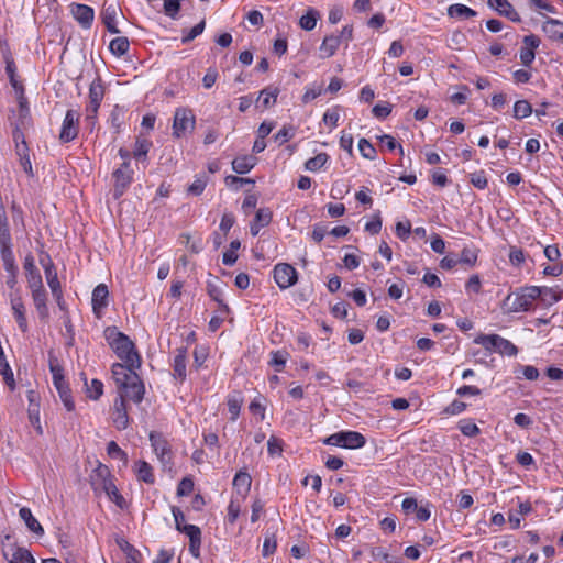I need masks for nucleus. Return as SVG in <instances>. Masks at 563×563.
Wrapping results in <instances>:
<instances>
[{
	"instance_id": "nucleus-12",
	"label": "nucleus",
	"mask_w": 563,
	"mask_h": 563,
	"mask_svg": "<svg viewBox=\"0 0 563 563\" xmlns=\"http://www.w3.org/2000/svg\"><path fill=\"white\" fill-rule=\"evenodd\" d=\"M150 441L156 456L162 462V464H170L172 452L167 440L158 432H151Z\"/></svg>"
},
{
	"instance_id": "nucleus-11",
	"label": "nucleus",
	"mask_w": 563,
	"mask_h": 563,
	"mask_svg": "<svg viewBox=\"0 0 563 563\" xmlns=\"http://www.w3.org/2000/svg\"><path fill=\"white\" fill-rule=\"evenodd\" d=\"M132 379L123 387V390L118 393L119 397H123L124 400L130 399L135 404H140L145 394V387L140 376H131Z\"/></svg>"
},
{
	"instance_id": "nucleus-23",
	"label": "nucleus",
	"mask_w": 563,
	"mask_h": 563,
	"mask_svg": "<svg viewBox=\"0 0 563 563\" xmlns=\"http://www.w3.org/2000/svg\"><path fill=\"white\" fill-rule=\"evenodd\" d=\"M540 296L538 297L545 306H552L562 299L563 292L559 287H539Z\"/></svg>"
},
{
	"instance_id": "nucleus-40",
	"label": "nucleus",
	"mask_w": 563,
	"mask_h": 563,
	"mask_svg": "<svg viewBox=\"0 0 563 563\" xmlns=\"http://www.w3.org/2000/svg\"><path fill=\"white\" fill-rule=\"evenodd\" d=\"M11 242V234L7 212H0V244Z\"/></svg>"
},
{
	"instance_id": "nucleus-1",
	"label": "nucleus",
	"mask_w": 563,
	"mask_h": 563,
	"mask_svg": "<svg viewBox=\"0 0 563 563\" xmlns=\"http://www.w3.org/2000/svg\"><path fill=\"white\" fill-rule=\"evenodd\" d=\"M103 334L110 347L122 362L131 367H141V356L128 335L115 327L106 328Z\"/></svg>"
},
{
	"instance_id": "nucleus-47",
	"label": "nucleus",
	"mask_w": 563,
	"mask_h": 563,
	"mask_svg": "<svg viewBox=\"0 0 563 563\" xmlns=\"http://www.w3.org/2000/svg\"><path fill=\"white\" fill-rule=\"evenodd\" d=\"M267 451L268 454L272 456L280 455L283 453L282 440L276 438L275 435H272L267 441Z\"/></svg>"
},
{
	"instance_id": "nucleus-17",
	"label": "nucleus",
	"mask_w": 563,
	"mask_h": 563,
	"mask_svg": "<svg viewBox=\"0 0 563 563\" xmlns=\"http://www.w3.org/2000/svg\"><path fill=\"white\" fill-rule=\"evenodd\" d=\"M487 4L500 15L508 18L512 22H520V15L508 0H487Z\"/></svg>"
},
{
	"instance_id": "nucleus-45",
	"label": "nucleus",
	"mask_w": 563,
	"mask_h": 563,
	"mask_svg": "<svg viewBox=\"0 0 563 563\" xmlns=\"http://www.w3.org/2000/svg\"><path fill=\"white\" fill-rule=\"evenodd\" d=\"M288 354L282 351L272 352V360L269 362L271 365L276 367L277 372H282L286 362Z\"/></svg>"
},
{
	"instance_id": "nucleus-39",
	"label": "nucleus",
	"mask_w": 563,
	"mask_h": 563,
	"mask_svg": "<svg viewBox=\"0 0 563 563\" xmlns=\"http://www.w3.org/2000/svg\"><path fill=\"white\" fill-rule=\"evenodd\" d=\"M532 113V107L527 100H518L514 106V117L516 119H523Z\"/></svg>"
},
{
	"instance_id": "nucleus-2",
	"label": "nucleus",
	"mask_w": 563,
	"mask_h": 563,
	"mask_svg": "<svg viewBox=\"0 0 563 563\" xmlns=\"http://www.w3.org/2000/svg\"><path fill=\"white\" fill-rule=\"evenodd\" d=\"M539 296V286L521 287L506 297L504 306L509 312L528 311Z\"/></svg>"
},
{
	"instance_id": "nucleus-25",
	"label": "nucleus",
	"mask_w": 563,
	"mask_h": 563,
	"mask_svg": "<svg viewBox=\"0 0 563 563\" xmlns=\"http://www.w3.org/2000/svg\"><path fill=\"white\" fill-rule=\"evenodd\" d=\"M186 358H187L186 350L178 349L177 354L174 357L173 369H174V377L181 382L186 378Z\"/></svg>"
},
{
	"instance_id": "nucleus-15",
	"label": "nucleus",
	"mask_w": 563,
	"mask_h": 563,
	"mask_svg": "<svg viewBox=\"0 0 563 563\" xmlns=\"http://www.w3.org/2000/svg\"><path fill=\"white\" fill-rule=\"evenodd\" d=\"M92 311L97 318H101L103 310L109 305V289L104 284H99L92 291Z\"/></svg>"
},
{
	"instance_id": "nucleus-31",
	"label": "nucleus",
	"mask_w": 563,
	"mask_h": 563,
	"mask_svg": "<svg viewBox=\"0 0 563 563\" xmlns=\"http://www.w3.org/2000/svg\"><path fill=\"white\" fill-rule=\"evenodd\" d=\"M32 299H33V302H34V306L38 312V316L41 318H47L48 316V308H47V305H46V301H47V295H46V291L45 289L44 290H40V291H33L32 292Z\"/></svg>"
},
{
	"instance_id": "nucleus-49",
	"label": "nucleus",
	"mask_w": 563,
	"mask_h": 563,
	"mask_svg": "<svg viewBox=\"0 0 563 563\" xmlns=\"http://www.w3.org/2000/svg\"><path fill=\"white\" fill-rule=\"evenodd\" d=\"M88 396L97 400L103 393V384L98 379H92L90 386H87Z\"/></svg>"
},
{
	"instance_id": "nucleus-8",
	"label": "nucleus",
	"mask_w": 563,
	"mask_h": 563,
	"mask_svg": "<svg viewBox=\"0 0 563 563\" xmlns=\"http://www.w3.org/2000/svg\"><path fill=\"white\" fill-rule=\"evenodd\" d=\"M79 113L75 110H68L63 121L59 140L68 143L78 135Z\"/></svg>"
},
{
	"instance_id": "nucleus-58",
	"label": "nucleus",
	"mask_w": 563,
	"mask_h": 563,
	"mask_svg": "<svg viewBox=\"0 0 563 563\" xmlns=\"http://www.w3.org/2000/svg\"><path fill=\"white\" fill-rule=\"evenodd\" d=\"M295 133H294V128L291 126H284L283 129H280L276 134H275V140L276 141H279L280 144L283 143H286L288 142L289 140H291L294 137Z\"/></svg>"
},
{
	"instance_id": "nucleus-53",
	"label": "nucleus",
	"mask_w": 563,
	"mask_h": 563,
	"mask_svg": "<svg viewBox=\"0 0 563 563\" xmlns=\"http://www.w3.org/2000/svg\"><path fill=\"white\" fill-rule=\"evenodd\" d=\"M466 408L467 404L455 399L444 409V412L454 416L462 413Z\"/></svg>"
},
{
	"instance_id": "nucleus-30",
	"label": "nucleus",
	"mask_w": 563,
	"mask_h": 563,
	"mask_svg": "<svg viewBox=\"0 0 563 563\" xmlns=\"http://www.w3.org/2000/svg\"><path fill=\"white\" fill-rule=\"evenodd\" d=\"M450 18L471 19L477 15V12L465 4L456 3L448 8Z\"/></svg>"
},
{
	"instance_id": "nucleus-59",
	"label": "nucleus",
	"mask_w": 563,
	"mask_h": 563,
	"mask_svg": "<svg viewBox=\"0 0 563 563\" xmlns=\"http://www.w3.org/2000/svg\"><path fill=\"white\" fill-rule=\"evenodd\" d=\"M235 222V218L232 213L225 212L222 216L221 222H220V230L223 232L224 235L228 234V232L231 230Z\"/></svg>"
},
{
	"instance_id": "nucleus-20",
	"label": "nucleus",
	"mask_w": 563,
	"mask_h": 563,
	"mask_svg": "<svg viewBox=\"0 0 563 563\" xmlns=\"http://www.w3.org/2000/svg\"><path fill=\"white\" fill-rule=\"evenodd\" d=\"M543 32L549 38L563 41V22L556 19L548 18L542 26Z\"/></svg>"
},
{
	"instance_id": "nucleus-54",
	"label": "nucleus",
	"mask_w": 563,
	"mask_h": 563,
	"mask_svg": "<svg viewBox=\"0 0 563 563\" xmlns=\"http://www.w3.org/2000/svg\"><path fill=\"white\" fill-rule=\"evenodd\" d=\"M519 57L521 64L526 67H529L536 58V53L532 49L522 46L519 52Z\"/></svg>"
},
{
	"instance_id": "nucleus-56",
	"label": "nucleus",
	"mask_w": 563,
	"mask_h": 563,
	"mask_svg": "<svg viewBox=\"0 0 563 563\" xmlns=\"http://www.w3.org/2000/svg\"><path fill=\"white\" fill-rule=\"evenodd\" d=\"M180 9L179 0H165L164 2V11L166 15L170 18H175Z\"/></svg>"
},
{
	"instance_id": "nucleus-27",
	"label": "nucleus",
	"mask_w": 563,
	"mask_h": 563,
	"mask_svg": "<svg viewBox=\"0 0 563 563\" xmlns=\"http://www.w3.org/2000/svg\"><path fill=\"white\" fill-rule=\"evenodd\" d=\"M365 437L356 431H343V448L344 449H361L365 445Z\"/></svg>"
},
{
	"instance_id": "nucleus-9",
	"label": "nucleus",
	"mask_w": 563,
	"mask_h": 563,
	"mask_svg": "<svg viewBox=\"0 0 563 563\" xmlns=\"http://www.w3.org/2000/svg\"><path fill=\"white\" fill-rule=\"evenodd\" d=\"M113 178L114 197L119 198L130 186L133 178V170L130 168L129 162H123L122 165L113 172Z\"/></svg>"
},
{
	"instance_id": "nucleus-18",
	"label": "nucleus",
	"mask_w": 563,
	"mask_h": 563,
	"mask_svg": "<svg viewBox=\"0 0 563 563\" xmlns=\"http://www.w3.org/2000/svg\"><path fill=\"white\" fill-rule=\"evenodd\" d=\"M11 309L13 316L18 322V325L22 332H26L29 329L27 320L25 316V306L22 298L18 295H11Z\"/></svg>"
},
{
	"instance_id": "nucleus-38",
	"label": "nucleus",
	"mask_w": 563,
	"mask_h": 563,
	"mask_svg": "<svg viewBox=\"0 0 563 563\" xmlns=\"http://www.w3.org/2000/svg\"><path fill=\"white\" fill-rule=\"evenodd\" d=\"M9 562L15 563H36L35 558L25 548H16L12 554V559Z\"/></svg>"
},
{
	"instance_id": "nucleus-3",
	"label": "nucleus",
	"mask_w": 563,
	"mask_h": 563,
	"mask_svg": "<svg viewBox=\"0 0 563 563\" xmlns=\"http://www.w3.org/2000/svg\"><path fill=\"white\" fill-rule=\"evenodd\" d=\"M97 478L92 477V487L95 490H103L110 500H112L121 509L125 506V499L119 493L117 486L110 478V471L106 465H99L95 470Z\"/></svg>"
},
{
	"instance_id": "nucleus-37",
	"label": "nucleus",
	"mask_w": 563,
	"mask_h": 563,
	"mask_svg": "<svg viewBox=\"0 0 563 563\" xmlns=\"http://www.w3.org/2000/svg\"><path fill=\"white\" fill-rule=\"evenodd\" d=\"M328 159L329 155L327 153H320L314 157L309 158L306 162L305 167L309 172H317L327 164Z\"/></svg>"
},
{
	"instance_id": "nucleus-16",
	"label": "nucleus",
	"mask_w": 563,
	"mask_h": 563,
	"mask_svg": "<svg viewBox=\"0 0 563 563\" xmlns=\"http://www.w3.org/2000/svg\"><path fill=\"white\" fill-rule=\"evenodd\" d=\"M71 14L84 29H89L92 25L95 12L89 5L74 3L71 4Z\"/></svg>"
},
{
	"instance_id": "nucleus-26",
	"label": "nucleus",
	"mask_w": 563,
	"mask_h": 563,
	"mask_svg": "<svg viewBox=\"0 0 563 563\" xmlns=\"http://www.w3.org/2000/svg\"><path fill=\"white\" fill-rule=\"evenodd\" d=\"M256 164V158L252 155H243L232 161V169L238 174L249 173Z\"/></svg>"
},
{
	"instance_id": "nucleus-24",
	"label": "nucleus",
	"mask_w": 563,
	"mask_h": 563,
	"mask_svg": "<svg viewBox=\"0 0 563 563\" xmlns=\"http://www.w3.org/2000/svg\"><path fill=\"white\" fill-rule=\"evenodd\" d=\"M251 484V475L244 471H239L233 478V487L241 496H245L250 492Z\"/></svg>"
},
{
	"instance_id": "nucleus-51",
	"label": "nucleus",
	"mask_w": 563,
	"mask_h": 563,
	"mask_svg": "<svg viewBox=\"0 0 563 563\" xmlns=\"http://www.w3.org/2000/svg\"><path fill=\"white\" fill-rule=\"evenodd\" d=\"M206 26L205 20L200 21L198 24H196L183 38L181 42L184 44L189 43L194 38H196L198 35H200Z\"/></svg>"
},
{
	"instance_id": "nucleus-6",
	"label": "nucleus",
	"mask_w": 563,
	"mask_h": 563,
	"mask_svg": "<svg viewBox=\"0 0 563 563\" xmlns=\"http://www.w3.org/2000/svg\"><path fill=\"white\" fill-rule=\"evenodd\" d=\"M104 97V86L100 78H96L89 87V103L86 108L88 121L96 119L100 103Z\"/></svg>"
},
{
	"instance_id": "nucleus-61",
	"label": "nucleus",
	"mask_w": 563,
	"mask_h": 563,
	"mask_svg": "<svg viewBox=\"0 0 563 563\" xmlns=\"http://www.w3.org/2000/svg\"><path fill=\"white\" fill-rule=\"evenodd\" d=\"M372 112L376 118L385 119L390 114L391 107L389 103L376 104L373 107Z\"/></svg>"
},
{
	"instance_id": "nucleus-5",
	"label": "nucleus",
	"mask_w": 563,
	"mask_h": 563,
	"mask_svg": "<svg viewBox=\"0 0 563 563\" xmlns=\"http://www.w3.org/2000/svg\"><path fill=\"white\" fill-rule=\"evenodd\" d=\"M196 124V118L192 110L188 108H177L174 114L173 135L177 139L192 132Z\"/></svg>"
},
{
	"instance_id": "nucleus-28",
	"label": "nucleus",
	"mask_w": 563,
	"mask_h": 563,
	"mask_svg": "<svg viewBox=\"0 0 563 563\" xmlns=\"http://www.w3.org/2000/svg\"><path fill=\"white\" fill-rule=\"evenodd\" d=\"M21 519L25 522L26 527L37 536H43L44 529L41 523L33 517L31 510L27 507H22L19 510Z\"/></svg>"
},
{
	"instance_id": "nucleus-62",
	"label": "nucleus",
	"mask_w": 563,
	"mask_h": 563,
	"mask_svg": "<svg viewBox=\"0 0 563 563\" xmlns=\"http://www.w3.org/2000/svg\"><path fill=\"white\" fill-rule=\"evenodd\" d=\"M177 531L188 536L189 540L190 539H195V538L197 539V538L201 537V531H200L199 527H197L195 525L186 523L185 526H183Z\"/></svg>"
},
{
	"instance_id": "nucleus-14",
	"label": "nucleus",
	"mask_w": 563,
	"mask_h": 563,
	"mask_svg": "<svg viewBox=\"0 0 563 563\" xmlns=\"http://www.w3.org/2000/svg\"><path fill=\"white\" fill-rule=\"evenodd\" d=\"M139 367H131L128 364L122 363H114L112 365L111 372L112 377L117 384L118 393L120 390H123V387L126 386V384L132 379L131 376H136L137 373L135 372Z\"/></svg>"
},
{
	"instance_id": "nucleus-13",
	"label": "nucleus",
	"mask_w": 563,
	"mask_h": 563,
	"mask_svg": "<svg viewBox=\"0 0 563 563\" xmlns=\"http://www.w3.org/2000/svg\"><path fill=\"white\" fill-rule=\"evenodd\" d=\"M112 422L118 430H125L129 427L130 419L128 415L126 400L117 396L111 413Z\"/></svg>"
},
{
	"instance_id": "nucleus-41",
	"label": "nucleus",
	"mask_w": 563,
	"mask_h": 563,
	"mask_svg": "<svg viewBox=\"0 0 563 563\" xmlns=\"http://www.w3.org/2000/svg\"><path fill=\"white\" fill-rule=\"evenodd\" d=\"M107 453L112 459L121 460L124 465L128 464V454L114 441L108 443Z\"/></svg>"
},
{
	"instance_id": "nucleus-48",
	"label": "nucleus",
	"mask_w": 563,
	"mask_h": 563,
	"mask_svg": "<svg viewBox=\"0 0 563 563\" xmlns=\"http://www.w3.org/2000/svg\"><path fill=\"white\" fill-rule=\"evenodd\" d=\"M253 221L262 227L268 225L272 221V211L268 208L258 209Z\"/></svg>"
},
{
	"instance_id": "nucleus-52",
	"label": "nucleus",
	"mask_w": 563,
	"mask_h": 563,
	"mask_svg": "<svg viewBox=\"0 0 563 563\" xmlns=\"http://www.w3.org/2000/svg\"><path fill=\"white\" fill-rule=\"evenodd\" d=\"M241 406H242V400L240 398H236V397L229 398L228 410L231 415V420L234 421L238 419V417L240 415Z\"/></svg>"
},
{
	"instance_id": "nucleus-57",
	"label": "nucleus",
	"mask_w": 563,
	"mask_h": 563,
	"mask_svg": "<svg viewBox=\"0 0 563 563\" xmlns=\"http://www.w3.org/2000/svg\"><path fill=\"white\" fill-rule=\"evenodd\" d=\"M194 489V482L189 477L183 478L177 487V495L187 496Z\"/></svg>"
},
{
	"instance_id": "nucleus-22",
	"label": "nucleus",
	"mask_w": 563,
	"mask_h": 563,
	"mask_svg": "<svg viewBox=\"0 0 563 563\" xmlns=\"http://www.w3.org/2000/svg\"><path fill=\"white\" fill-rule=\"evenodd\" d=\"M0 254L3 262V267L8 273H18L14 255L12 252V242L0 244Z\"/></svg>"
},
{
	"instance_id": "nucleus-35",
	"label": "nucleus",
	"mask_w": 563,
	"mask_h": 563,
	"mask_svg": "<svg viewBox=\"0 0 563 563\" xmlns=\"http://www.w3.org/2000/svg\"><path fill=\"white\" fill-rule=\"evenodd\" d=\"M129 40L123 36L113 38L109 45L110 51L117 56L124 55L129 51Z\"/></svg>"
},
{
	"instance_id": "nucleus-33",
	"label": "nucleus",
	"mask_w": 563,
	"mask_h": 563,
	"mask_svg": "<svg viewBox=\"0 0 563 563\" xmlns=\"http://www.w3.org/2000/svg\"><path fill=\"white\" fill-rule=\"evenodd\" d=\"M319 18L320 14L317 10L309 9L307 13L300 18L299 25L305 31H312L316 27Z\"/></svg>"
},
{
	"instance_id": "nucleus-19",
	"label": "nucleus",
	"mask_w": 563,
	"mask_h": 563,
	"mask_svg": "<svg viewBox=\"0 0 563 563\" xmlns=\"http://www.w3.org/2000/svg\"><path fill=\"white\" fill-rule=\"evenodd\" d=\"M120 9L118 5L110 4L108 7H104V9L101 12L102 22L107 30L112 34L120 33L119 29L115 25V19Z\"/></svg>"
},
{
	"instance_id": "nucleus-7",
	"label": "nucleus",
	"mask_w": 563,
	"mask_h": 563,
	"mask_svg": "<svg viewBox=\"0 0 563 563\" xmlns=\"http://www.w3.org/2000/svg\"><path fill=\"white\" fill-rule=\"evenodd\" d=\"M274 279L282 289H287L298 280L297 271L287 263H279L274 267Z\"/></svg>"
},
{
	"instance_id": "nucleus-50",
	"label": "nucleus",
	"mask_w": 563,
	"mask_h": 563,
	"mask_svg": "<svg viewBox=\"0 0 563 563\" xmlns=\"http://www.w3.org/2000/svg\"><path fill=\"white\" fill-rule=\"evenodd\" d=\"M470 181L474 187L478 189H485L488 184L483 170L471 174Z\"/></svg>"
},
{
	"instance_id": "nucleus-4",
	"label": "nucleus",
	"mask_w": 563,
	"mask_h": 563,
	"mask_svg": "<svg viewBox=\"0 0 563 563\" xmlns=\"http://www.w3.org/2000/svg\"><path fill=\"white\" fill-rule=\"evenodd\" d=\"M474 342L481 344L489 352H497L501 355L515 356L518 353V349L515 344L498 334H483L477 336Z\"/></svg>"
},
{
	"instance_id": "nucleus-55",
	"label": "nucleus",
	"mask_w": 563,
	"mask_h": 563,
	"mask_svg": "<svg viewBox=\"0 0 563 563\" xmlns=\"http://www.w3.org/2000/svg\"><path fill=\"white\" fill-rule=\"evenodd\" d=\"M218 70L213 67L208 68L206 75L202 78V85L206 89H210L218 79Z\"/></svg>"
},
{
	"instance_id": "nucleus-10",
	"label": "nucleus",
	"mask_w": 563,
	"mask_h": 563,
	"mask_svg": "<svg viewBox=\"0 0 563 563\" xmlns=\"http://www.w3.org/2000/svg\"><path fill=\"white\" fill-rule=\"evenodd\" d=\"M41 264L44 268L45 277H46L47 284L52 290V294L59 302L63 295H62L60 283L57 277V272H56L55 265L48 255H46L44 258H41Z\"/></svg>"
},
{
	"instance_id": "nucleus-42",
	"label": "nucleus",
	"mask_w": 563,
	"mask_h": 563,
	"mask_svg": "<svg viewBox=\"0 0 563 563\" xmlns=\"http://www.w3.org/2000/svg\"><path fill=\"white\" fill-rule=\"evenodd\" d=\"M26 280L27 287L30 288L31 292L45 289L43 286V280L40 272L26 274Z\"/></svg>"
},
{
	"instance_id": "nucleus-29",
	"label": "nucleus",
	"mask_w": 563,
	"mask_h": 563,
	"mask_svg": "<svg viewBox=\"0 0 563 563\" xmlns=\"http://www.w3.org/2000/svg\"><path fill=\"white\" fill-rule=\"evenodd\" d=\"M54 385H55V387L59 394V397H60L64 406L66 407V409L68 411L74 410L75 404H74V400L70 395V389H69L67 383L65 382V379L58 378L57 384H54Z\"/></svg>"
},
{
	"instance_id": "nucleus-60",
	"label": "nucleus",
	"mask_w": 563,
	"mask_h": 563,
	"mask_svg": "<svg viewBox=\"0 0 563 563\" xmlns=\"http://www.w3.org/2000/svg\"><path fill=\"white\" fill-rule=\"evenodd\" d=\"M207 181L203 178H196L195 181L188 187V192L194 196H199L203 192Z\"/></svg>"
},
{
	"instance_id": "nucleus-63",
	"label": "nucleus",
	"mask_w": 563,
	"mask_h": 563,
	"mask_svg": "<svg viewBox=\"0 0 563 563\" xmlns=\"http://www.w3.org/2000/svg\"><path fill=\"white\" fill-rule=\"evenodd\" d=\"M509 261L512 265L519 266L525 261L523 251L517 247H511L509 252Z\"/></svg>"
},
{
	"instance_id": "nucleus-46",
	"label": "nucleus",
	"mask_w": 563,
	"mask_h": 563,
	"mask_svg": "<svg viewBox=\"0 0 563 563\" xmlns=\"http://www.w3.org/2000/svg\"><path fill=\"white\" fill-rule=\"evenodd\" d=\"M460 263L474 266L477 261V251L468 247H464L459 258Z\"/></svg>"
},
{
	"instance_id": "nucleus-21",
	"label": "nucleus",
	"mask_w": 563,
	"mask_h": 563,
	"mask_svg": "<svg viewBox=\"0 0 563 563\" xmlns=\"http://www.w3.org/2000/svg\"><path fill=\"white\" fill-rule=\"evenodd\" d=\"M341 43L336 35H327L319 47L320 57L323 59L332 57L336 53Z\"/></svg>"
},
{
	"instance_id": "nucleus-64",
	"label": "nucleus",
	"mask_w": 563,
	"mask_h": 563,
	"mask_svg": "<svg viewBox=\"0 0 563 563\" xmlns=\"http://www.w3.org/2000/svg\"><path fill=\"white\" fill-rule=\"evenodd\" d=\"M276 548H277V543L274 538H268V537L265 538L264 543H263V550H262L263 556L267 558V556L272 555L276 551Z\"/></svg>"
},
{
	"instance_id": "nucleus-34",
	"label": "nucleus",
	"mask_w": 563,
	"mask_h": 563,
	"mask_svg": "<svg viewBox=\"0 0 563 563\" xmlns=\"http://www.w3.org/2000/svg\"><path fill=\"white\" fill-rule=\"evenodd\" d=\"M136 475L140 481H143L147 484L154 483L152 466L145 461H139L136 463Z\"/></svg>"
},
{
	"instance_id": "nucleus-44",
	"label": "nucleus",
	"mask_w": 563,
	"mask_h": 563,
	"mask_svg": "<svg viewBox=\"0 0 563 563\" xmlns=\"http://www.w3.org/2000/svg\"><path fill=\"white\" fill-rule=\"evenodd\" d=\"M460 431L466 437H476L479 434V428L471 420H462L459 423Z\"/></svg>"
},
{
	"instance_id": "nucleus-32",
	"label": "nucleus",
	"mask_w": 563,
	"mask_h": 563,
	"mask_svg": "<svg viewBox=\"0 0 563 563\" xmlns=\"http://www.w3.org/2000/svg\"><path fill=\"white\" fill-rule=\"evenodd\" d=\"M279 92L280 90L277 87H266L263 90H261L258 100H261L262 106L264 108H269L271 106L276 103Z\"/></svg>"
},
{
	"instance_id": "nucleus-43",
	"label": "nucleus",
	"mask_w": 563,
	"mask_h": 563,
	"mask_svg": "<svg viewBox=\"0 0 563 563\" xmlns=\"http://www.w3.org/2000/svg\"><path fill=\"white\" fill-rule=\"evenodd\" d=\"M358 150L364 158L374 159L376 157L375 147L366 139L360 140Z\"/></svg>"
},
{
	"instance_id": "nucleus-36",
	"label": "nucleus",
	"mask_w": 563,
	"mask_h": 563,
	"mask_svg": "<svg viewBox=\"0 0 563 563\" xmlns=\"http://www.w3.org/2000/svg\"><path fill=\"white\" fill-rule=\"evenodd\" d=\"M18 90H20V93L18 96L19 112H20V124L24 125L25 124V120L30 119V108H29L27 99L24 96L23 88L20 87V88H18Z\"/></svg>"
}]
</instances>
